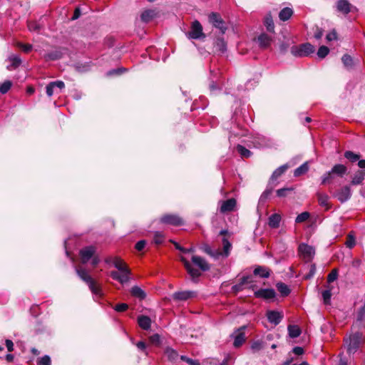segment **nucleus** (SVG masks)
<instances>
[{"label":"nucleus","instance_id":"nucleus-1","mask_svg":"<svg viewBox=\"0 0 365 365\" xmlns=\"http://www.w3.org/2000/svg\"><path fill=\"white\" fill-rule=\"evenodd\" d=\"M76 272L80 279L88 284L93 294L98 296L102 294L101 287L97 284L96 282L91 277L86 269L81 267H77L76 268Z\"/></svg>","mask_w":365,"mask_h":365},{"label":"nucleus","instance_id":"nucleus-2","mask_svg":"<svg viewBox=\"0 0 365 365\" xmlns=\"http://www.w3.org/2000/svg\"><path fill=\"white\" fill-rule=\"evenodd\" d=\"M290 51L295 57H304L313 53L315 51V48L310 43H304L298 46H292Z\"/></svg>","mask_w":365,"mask_h":365},{"label":"nucleus","instance_id":"nucleus-3","mask_svg":"<svg viewBox=\"0 0 365 365\" xmlns=\"http://www.w3.org/2000/svg\"><path fill=\"white\" fill-rule=\"evenodd\" d=\"M208 21L214 27L218 29L222 35L225 34L227 26L226 23L222 19L221 15L217 12H211L208 15Z\"/></svg>","mask_w":365,"mask_h":365},{"label":"nucleus","instance_id":"nucleus-4","mask_svg":"<svg viewBox=\"0 0 365 365\" xmlns=\"http://www.w3.org/2000/svg\"><path fill=\"white\" fill-rule=\"evenodd\" d=\"M159 222L178 227L184 225V220L177 214L167 213L160 217Z\"/></svg>","mask_w":365,"mask_h":365},{"label":"nucleus","instance_id":"nucleus-5","mask_svg":"<svg viewBox=\"0 0 365 365\" xmlns=\"http://www.w3.org/2000/svg\"><path fill=\"white\" fill-rule=\"evenodd\" d=\"M187 36L192 39L205 38L206 36L203 32L202 26L197 20L192 22L190 31L187 34Z\"/></svg>","mask_w":365,"mask_h":365},{"label":"nucleus","instance_id":"nucleus-6","mask_svg":"<svg viewBox=\"0 0 365 365\" xmlns=\"http://www.w3.org/2000/svg\"><path fill=\"white\" fill-rule=\"evenodd\" d=\"M361 334L359 332L350 336L346 342L347 344V352L349 354H354L359 349L361 344Z\"/></svg>","mask_w":365,"mask_h":365},{"label":"nucleus","instance_id":"nucleus-7","mask_svg":"<svg viewBox=\"0 0 365 365\" xmlns=\"http://www.w3.org/2000/svg\"><path fill=\"white\" fill-rule=\"evenodd\" d=\"M180 261L182 262L186 271L189 274V275L191 277L192 280L195 282H197V279L201 276V272L194 268L192 264L189 262L188 260L186 259L185 257L183 256H181L180 258Z\"/></svg>","mask_w":365,"mask_h":365},{"label":"nucleus","instance_id":"nucleus-8","mask_svg":"<svg viewBox=\"0 0 365 365\" xmlns=\"http://www.w3.org/2000/svg\"><path fill=\"white\" fill-rule=\"evenodd\" d=\"M298 251L307 262L311 261L315 255L314 247L304 243L299 245Z\"/></svg>","mask_w":365,"mask_h":365},{"label":"nucleus","instance_id":"nucleus-9","mask_svg":"<svg viewBox=\"0 0 365 365\" xmlns=\"http://www.w3.org/2000/svg\"><path fill=\"white\" fill-rule=\"evenodd\" d=\"M96 251V247L92 245L81 249L79 252L81 262L83 264L87 263L93 257Z\"/></svg>","mask_w":365,"mask_h":365},{"label":"nucleus","instance_id":"nucleus-10","mask_svg":"<svg viewBox=\"0 0 365 365\" xmlns=\"http://www.w3.org/2000/svg\"><path fill=\"white\" fill-rule=\"evenodd\" d=\"M247 329L246 325H243L238 328L234 333L235 334V340L233 342V346L235 348H238L241 346L243 343L246 340L245 330Z\"/></svg>","mask_w":365,"mask_h":365},{"label":"nucleus","instance_id":"nucleus-11","mask_svg":"<svg viewBox=\"0 0 365 365\" xmlns=\"http://www.w3.org/2000/svg\"><path fill=\"white\" fill-rule=\"evenodd\" d=\"M254 295L256 298H262L264 299H271L276 297L274 289H259L255 292Z\"/></svg>","mask_w":365,"mask_h":365},{"label":"nucleus","instance_id":"nucleus-12","mask_svg":"<svg viewBox=\"0 0 365 365\" xmlns=\"http://www.w3.org/2000/svg\"><path fill=\"white\" fill-rule=\"evenodd\" d=\"M192 262L197 266L202 272H207L210 269L209 263L202 257L193 255L191 258Z\"/></svg>","mask_w":365,"mask_h":365},{"label":"nucleus","instance_id":"nucleus-13","mask_svg":"<svg viewBox=\"0 0 365 365\" xmlns=\"http://www.w3.org/2000/svg\"><path fill=\"white\" fill-rule=\"evenodd\" d=\"M261 49L265 50L269 48L272 42V38L265 33L261 34L255 39Z\"/></svg>","mask_w":365,"mask_h":365},{"label":"nucleus","instance_id":"nucleus-14","mask_svg":"<svg viewBox=\"0 0 365 365\" xmlns=\"http://www.w3.org/2000/svg\"><path fill=\"white\" fill-rule=\"evenodd\" d=\"M65 48H58L55 51H50L44 55L46 61H56L63 58L64 53L66 51Z\"/></svg>","mask_w":365,"mask_h":365},{"label":"nucleus","instance_id":"nucleus-15","mask_svg":"<svg viewBox=\"0 0 365 365\" xmlns=\"http://www.w3.org/2000/svg\"><path fill=\"white\" fill-rule=\"evenodd\" d=\"M266 316L268 321L274 325H278L284 317L282 313L274 310L267 311Z\"/></svg>","mask_w":365,"mask_h":365},{"label":"nucleus","instance_id":"nucleus-16","mask_svg":"<svg viewBox=\"0 0 365 365\" xmlns=\"http://www.w3.org/2000/svg\"><path fill=\"white\" fill-rule=\"evenodd\" d=\"M335 196L341 203L346 202L351 196L350 187L348 185L343 187L336 193Z\"/></svg>","mask_w":365,"mask_h":365},{"label":"nucleus","instance_id":"nucleus-17","mask_svg":"<svg viewBox=\"0 0 365 365\" xmlns=\"http://www.w3.org/2000/svg\"><path fill=\"white\" fill-rule=\"evenodd\" d=\"M196 293L192 291H181L175 292L173 294V299L175 301H185L190 298L195 297Z\"/></svg>","mask_w":365,"mask_h":365},{"label":"nucleus","instance_id":"nucleus-18","mask_svg":"<svg viewBox=\"0 0 365 365\" xmlns=\"http://www.w3.org/2000/svg\"><path fill=\"white\" fill-rule=\"evenodd\" d=\"M237 201L235 198H230L222 202L220 206V212L226 213L234 210L236 207Z\"/></svg>","mask_w":365,"mask_h":365},{"label":"nucleus","instance_id":"nucleus-19","mask_svg":"<svg viewBox=\"0 0 365 365\" xmlns=\"http://www.w3.org/2000/svg\"><path fill=\"white\" fill-rule=\"evenodd\" d=\"M354 6L347 0H338L336 9L339 12L347 15Z\"/></svg>","mask_w":365,"mask_h":365},{"label":"nucleus","instance_id":"nucleus-20","mask_svg":"<svg viewBox=\"0 0 365 365\" xmlns=\"http://www.w3.org/2000/svg\"><path fill=\"white\" fill-rule=\"evenodd\" d=\"M271 269L264 266H256L253 271L255 276H259L261 278H269L271 274Z\"/></svg>","mask_w":365,"mask_h":365},{"label":"nucleus","instance_id":"nucleus-21","mask_svg":"<svg viewBox=\"0 0 365 365\" xmlns=\"http://www.w3.org/2000/svg\"><path fill=\"white\" fill-rule=\"evenodd\" d=\"M214 48L215 49V52L221 54L224 53L227 51V43L225 41L223 38L217 37L214 42Z\"/></svg>","mask_w":365,"mask_h":365},{"label":"nucleus","instance_id":"nucleus-22","mask_svg":"<svg viewBox=\"0 0 365 365\" xmlns=\"http://www.w3.org/2000/svg\"><path fill=\"white\" fill-rule=\"evenodd\" d=\"M113 265L120 272H125L127 273H130V269L128 268V265L123 259H121L118 257H115L113 258Z\"/></svg>","mask_w":365,"mask_h":365},{"label":"nucleus","instance_id":"nucleus-23","mask_svg":"<svg viewBox=\"0 0 365 365\" xmlns=\"http://www.w3.org/2000/svg\"><path fill=\"white\" fill-rule=\"evenodd\" d=\"M138 324L139 327L143 330H148L150 329L151 319L149 317L145 315H140L138 317Z\"/></svg>","mask_w":365,"mask_h":365},{"label":"nucleus","instance_id":"nucleus-24","mask_svg":"<svg viewBox=\"0 0 365 365\" xmlns=\"http://www.w3.org/2000/svg\"><path fill=\"white\" fill-rule=\"evenodd\" d=\"M281 220L279 214L274 213L269 217L268 225L271 228L277 229L279 227Z\"/></svg>","mask_w":365,"mask_h":365},{"label":"nucleus","instance_id":"nucleus-25","mask_svg":"<svg viewBox=\"0 0 365 365\" xmlns=\"http://www.w3.org/2000/svg\"><path fill=\"white\" fill-rule=\"evenodd\" d=\"M317 196L319 205L324 207L327 210L331 208V205L329 203V197L328 195L318 192Z\"/></svg>","mask_w":365,"mask_h":365},{"label":"nucleus","instance_id":"nucleus-26","mask_svg":"<svg viewBox=\"0 0 365 365\" xmlns=\"http://www.w3.org/2000/svg\"><path fill=\"white\" fill-rule=\"evenodd\" d=\"M130 294L135 297L139 299L140 300H143L146 298V293L138 286H133L130 289Z\"/></svg>","mask_w":365,"mask_h":365},{"label":"nucleus","instance_id":"nucleus-27","mask_svg":"<svg viewBox=\"0 0 365 365\" xmlns=\"http://www.w3.org/2000/svg\"><path fill=\"white\" fill-rule=\"evenodd\" d=\"M364 178H365V171L359 170L355 173V174L351 181V184L353 185H361V184H362L363 181L364 180Z\"/></svg>","mask_w":365,"mask_h":365},{"label":"nucleus","instance_id":"nucleus-28","mask_svg":"<svg viewBox=\"0 0 365 365\" xmlns=\"http://www.w3.org/2000/svg\"><path fill=\"white\" fill-rule=\"evenodd\" d=\"M293 10L289 7L283 8L279 13V18L282 21L289 20L293 15Z\"/></svg>","mask_w":365,"mask_h":365},{"label":"nucleus","instance_id":"nucleus-29","mask_svg":"<svg viewBox=\"0 0 365 365\" xmlns=\"http://www.w3.org/2000/svg\"><path fill=\"white\" fill-rule=\"evenodd\" d=\"M276 288L277 291L280 293L281 296L283 297H287L290 292L291 289L285 283L279 282L276 284Z\"/></svg>","mask_w":365,"mask_h":365},{"label":"nucleus","instance_id":"nucleus-30","mask_svg":"<svg viewBox=\"0 0 365 365\" xmlns=\"http://www.w3.org/2000/svg\"><path fill=\"white\" fill-rule=\"evenodd\" d=\"M288 169V165L287 164L282 165L276 169L272 174L269 180L273 182L276 180L278 178H279L282 174H284L286 170Z\"/></svg>","mask_w":365,"mask_h":365},{"label":"nucleus","instance_id":"nucleus-31","mask_svg":"<svg viewBox=\"0 0 365 365\" xmlns=\"http://www.w3.org/2000/svg\"><path fill=\"white\" fill-rule=\"evenodd\" d=\"M288 334L290 338H297L300 336L302 330L297 325H289L287 327Z\"/></svg>","mask_w":365,"mask_h":365},{"label":"nucleus","instance_id":"nucleus-32","mask_svg":"<svg viewBox=\"0 0 365 365\" xmlns=\"http://www.w3.org/2000/svg\"><path fill=\"white\" fill-rule=\"evenodd\" d=\"M155 16L156 13L154 10L148 9L144 11L141 14L140 19L142 21L148 23Z\"/></svg>","mask_w":365,"mask_h":365},{"label":"nucleus","instance_id":"nucleus-33","mask_svg":"<svg viewBox=\"0 0 365 365\" xmlns=\"http://www.w3.org/2000/svg\"><path fill=\"white\" fill-rule=\"evenodd\" d=\"M331 170V173H334V175L342 177L346 173L347 168L342 164H336Z\"/></svg>","mask_w":365,"mask_h":365},{"label":"nucleus","instance_id":"nucleus-34","mask_svg":"<svg viewBox=\"0 0 365 365\" xmlns=\"http://www.w3.org/2000/svg\"><path fill=\"white\" fill-rule=\"evenodd\" d=\"M309 170V165L308 162L304 163L302 165H301L299 167L296 168L294 171V177H299L305 173H307Z\"/></svg>","mask_w":365,"mask_h":365},{"label":"nucleus","instance_id":"nucleus-35","mask_svg":"<svg viewBox=\"0 0 365 365\" xmlns=\"http://www.w3.org/2000/svg\"><path fill=\"white\" fill-rule=\"evenodd\" d=\"M165 354L168 357V360L170 361H175L178 359V352L172 348L168 347L165 349Z\"/></svg>","mask_w":365,"mask_h":365},{"label":"nucleus","instance_id":"nucleus-36","mask_svg":"<svg viewBox=\"0 0 365 365\" xmlns=\"http://www.w3.org/2000/svg\"><path fill=\"white\" fill-rule=\"evenodd\" d=\"M236 149L242 158H248L252 155V153L243 145H237Z\"/></svg>","mask_w":365,"mask_h":365},{"label":"nucleus","instance_id":"nucleus-37","mask_svg":"<svg viewBox=\"0 0 365 365\" xmlns=\"http://www.w3.org/2000/svg\"><path fill=\"white\" fill-rule=\"evenodd\" d=\"M344 156L345 158L349 160L351 163H355L358 161L361 155L359 154L354 153V152L351 150H347L344 152Z\"/></svg>","mask_w":365,"mask_h":365},{"label":"nucleus","instance_id":"nucleus-38","mask_svg":"<svg viewBox=\"0 0 365 365\" xmlns=\"http://www.w3.org/2000/svg\"><path fill=\"white\" fill-rule=\"evenodd\" d=\"M264 26H266L267 31L270 33L274 32V24L272 16L269 14L265 17Z\"/></svg>","mask_w":365,"mask_h":365},{"label":"nucleus","instance_id":"nucleus-39","mask_svg":"<svg viewBox=\"0 0 365 365\" xmlns=\"http://www.w3.org/2000/svg\"><path fill=\"white\" fill-rule=\"evenodd\" d=\"M334 178V173L331 170L326 173L322 178V185L330 184L332 182Z\"/></svg>","mask_w":365,"mask_h":365},{"label":"nucleus","instance_id":"nucleus-40","mask_svg":"<svg viewBox=\"0 0 365 365\" xmlns=\"http://www.w3.org/2000/svg\"><path fill=\"white\" fill-rule=\"evenodd\" d=\"M341 61L344 66L347 68H351L354 66V60L352 57L349 54L343 55Z\"/></svg>","mask_w":365,"mask_h":365},{"label":"nucleus","instance_id":"nucleus-41","mask_svg":"<svg viewBox=\"0 0 365 365\" xmlns=\"http://www.w3.org/2000/svg\"><path fill=\"white\" fill-rule=\"evenodd\" d=\"M222 245H223L222 254L225 257H228L230 255L231 247H232V245L227 238L222 239Z\"/></svg>","mask_w":365,"mask_h":365},{"label":"nucleus","instance_id":"nucleus-42","mask_svg":"<svg viewBox=\"0 0 365 365\" xmlns=\"http://www.w3.org/2000/svg\"><path fill=\"white\" fill-rule=\"evenodd\" d=\"M293 190V187H283L277 190V195L279 197H287Z\"/></svg>","mask_w":365,"mask_h":365},{"label":"nucleus","instance_id":"nucleus-43","mask_svg":"<svg viewBox=\"0 0 365 365\" xmlns=\"http://www.w3.org/2000/svg\"><path fill=\"white\" fill-rule=\"evenodd\" d=\"M12 83L11 81H5L4 83L0 84V93L2 94L6 93L11 88Z\"/></svg>","mask_w":365,"mask_h":365},{"label":"nucleus","instance_id":"nucleus-44","mask_svg":"<svg viewBox=\"0 0 365 365\" xmlns=\"http://www.w3.org/2000/svg\"><path fill=\"white\" fill-rule=\"evenodd\" d=\"M329 53V48L326 46H321L317 51V56L319 58H324Z\"/></svg>","mask_w":365,"mask_h":365},{"label":"nucleus","instance_id":"nucleus-45","mask_svg":"<svg viewBox=\"0 0 365 365\" xmlns=\"http://www.w3.org/2000/svg\"><path fill=\"white\" fill-rule=\"evenodd\" d=\"M28 28L31 31L39 32L42 29V26L36 21H29Z\"/></svg>","mask_w":365,"mask_h":365},{"label":"nucleus","instance_id":"nucleus-46","mask_svg":"<svg viewBox=\"0 0 365 365\" xmlns=\"http://www.w3.org/2000/svg\"><path fill=\"white\" fill-rule=\"evenodd\" d=\"M310 217V214L308 212H303L298 215L295 219L296 223H302L307 221Z\"/></svg>","mask_w":365,"mask_h":365},{"label":"nucleus","instance_id":"nucleus-47","mask_svg":"<svg viewBox=\"0 0 365 365\" xmlns=\"http://www.w3.org/2000/svg\"><path fill=\"white\" fill-rule=\"evenodd\" d=\"M165 236L164 235L160 232H155L154 234V243L157 245H160L163 244L164 241Z\"/></svg>","mask_w":365,"mask_h":365},{"label":"nucleus","instance_id":"nucleus-48","mask_svg":"<svg viewBox=\"0 0 365 365\" xmlns=\"http://www.w3.org/2000/svg\"><path fill=\"white\" fill-rule=\"evenodd\" d=\"M37 365H51V359L48 355H44L41 358L38 359Z\"/></svg>","mask_w":365,"mask_h":365},{"label":"nucleus","instance_id":"nucleus-49","mask_svg":"<svg viewBox=\"0 0 365 365\" xmlns=\"http://www.w3.org/2000/svg\"><path fill=\"white\" fill-rule=\"evenodd\" d=\"M264 348V342L261 340H257L252 343L251 349L254 351H258Z\"/></svg>","mask_w":365,"mask_h":365},{"label":"nucleus","instance_id":"nucleus-50","mask_svg":"<svg viewBox=\"0 0 365 365\" xmlns=\"http://www.w3.org/2000/svg\"><path fill=\"white\" fill-rule=\"evenodd\" d=\"M323 301L325 304H329L331 301V292L330 290L327 289L322 292Z\"/></svg>","mask_w":365,"mask_h":365},{"label":"nucleus","instance_id":"nucleus-51","mask_svg":"<svg viewBox=\"0 0 365 365\" xmlns=\"http://www.w3.org/2000/svg\"><path fill=\"white\" fill-rule=\"evenodd\" d=\"M338 277V269H333L327 276V282L329 283L333 282Z\"/></svg>","mask_w":365,"mask_h":365},{"label":"nucleus","instance_id":"nucleus-52","mask_svg":"<svg viewBox=\"0 0 365 365\" xmlns=\"http://www.w3.org/2000/svg\"><path fill=\"white\" fill-rule=\"evenodd\" d=\"M130 274H131V272L130 273H127L125 272H122L121 274H120V279L118 280V282L120 284H122L126 283L130 279L129 275Z\"/></svg>","mask_w":365,"mask_h":365},{"label":"nucleus","instance_id":"nucleus-53","mask_svg":"<svg viewBox=\"0 0 365 365\" xmlns=\"http://www.w3.org/2000/svg\"><path fill=\"white\" fill-rule=\"evenodd\" d=\"M75 68H76V71H78L79 72H84V71H86L88 70L89 65L86 64V63L83 64V63H77L75 64Z\"/></svg>","mask_w":365,"mask_h":365},{"label":"nucleus","instance_id":"nucleus-54","mask_svg":"<svg viewBox=\"0 0 365 365\" xmlns=\"http://www.w3.org/2000/svg\"><path fill=\"white\" fill-rule=\"evenodd\" d=\"M128 309V305L125 303L117 304L114 309L118 312H123Z\"/></svg>","mask_w":365,"mask_h":365},{"label":"nucleus","instance_id":"nucleus-55","mask_svg":"<svg viewBox=\"0 0 365 365\" xmlns=\"http://www.w3.org/2000/svg\"><path fill=\"white\" fill-rule=\"evenodd\" d=\"M18 46L26 53H29L32 50V45L29 43H19Z\"/></svg>","mask_w":365,"mask_h":365},{"label":"nucleus","instance_id":"nucleus-56","mask_svg":"<svg viewBox=\"0 0 365 365\" xmlns=\"http://www.w3.org/2000/svg\"><path fill=\"white\" fill-rule=\"evenodd\" d=\"M149 341L153 344L158 345L160 342V336L158 334H154L149 337Z\"/></svg>","mask_w":365,"mask_h":365},{"label":"nucleus","instance_id":"nucleus-57","mask_svg":"<svg viewBox=\"0 0 365 365\" xmlns=\"http://www.w3.org/2000/svg\"><path fill=\"white\" fill-rule=\"evenodd\" d=\"M316 272V266L314 264H311L310 269L308 274L304 275V279H309L313 277Z\"/></svg>","mask_w":365,"mask_h":365},{"label":"nucleus","instance_id":"nucleus-58","mask_svg":"<svg viewBox=\"0 0 365 365\" xmlns=\"http://www.w3.org/2000/svg\"><path fill=\"white\" fill-rule=\"evenodd\" d=\"M175 247L176 250L182 252V253H190L194 252V250L192 248H185V247H182L179 243H175Z\"/></svg>","mask_w":365,"mask_h":365},{"label":"nucleus","instance_id":"nucleus-59","mask_svg":"<svg viewBox=\"0 0 365 365\" xmlns=\"http://www.w3.org/2000/svg\"><path fill=\"white\" fill-rule=\"evenodd\" d=\"M272 192V188H267L261 195L260 201H262V202L265 201L270 196Z\"/></svg>","mask_w":365,"mask_h":365},{"label":"nucleus","instance_id":"nucleus-60","mask_svg":"<svg viewBox=\"0 0 365 365\" xmlns=\"http://www.w3.org/2000/svg\"><path fill=\"white\" fill-rule=\"evenodd\" d=\"M181 359L186 361L190 365H200L197 360H193L187 357L186 356H181Z\"/></svg>","mask_w":365,"mask_h":365},{"label":"nucleus","instance_id":"nucleus-61","mask_svg":"<svg viewBox=\"0 0 365 365\" xmlns=\"http://www.w3.org/2000/svg\"><path fill=\"white\" fill-rule=\"evenodd\" d=\"M11 66L14 68H17L21 63V58L19 56H12L11 58Z\"/></svg>","mask_w":365,"mask_h":365},{"label":"nucleus","instance_id":"nucleus-62","mask_svg":"<svg viewBox=\"0 0 365 365\" xmlns=\"http://www.w3.org/2000/svg\"><path fill=\"white\" fill-rule=\"evenodd\" d=\"M323 34H324L323 29L319 28V26H316L315 31H314V38L316 39H320L322 37Z\"/></svg>","mask_w":365,"mask_h":365},{"label":"nucleus","instance_id":"nucleus-63","mask_svg":"<svg viewBox=\"0 0 365 365\" xmlns=\"http://www.w3.org/2000/svg\"><path fill=\"white\" fill-rule=\"evenodd\" d=\"M145 245H146V241L145 240H142L138 241L135 244V248L138 251H142L145 248Z\"/></svg>","mask_w":365,"mask_h":365},{"label":"nucleus","instance_id":"nucleus-64","mask_svg":"<svg viewBox=\"0 0 365 365\" xmlns=\"http://www.w3.org/2000/svg\"><path fill=\"white\" fill-rule=\"evenodd\" d=\"M55 87L53 86V84L51 82L49 83L46 87V94L48 96H51L53 94V90H54Z\"/></svg>","mask_w":365,"mask_h":365}]
</instances>
